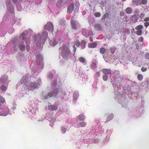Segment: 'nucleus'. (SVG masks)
Instances as JSON below:
<instances>
[{"mask_svg": "<svg viewBox=\"0 0 149 149\" xmlns=\"http://www.w3.org/2000/svg\"><path fill=\"white\" fill-rule=\"evenodd\" d=\"M86 123L84 122H81L75 125V127L79 128L80 127H84L86 125Z\"/></svg>", "mask_w": 149, "mask_h": 149, "instance_id": "aec40b11", "label": "nucleus"}, {"mask_svg": "<svg viewBox=\"0 0 149 149\" xmlns=\"http://www.w3.org/2000/svg\"><path fill=\"white\" fill-rule=\"evenodd\" d=\"M59 52L62 57L65 60H67L71 57V54L68 44H64L60 48Z\"/></svg>", "mask_w": 149, "mask_h": 149, "instance_id": "39448f33", "label": "nucleus"}, {"mask_svg": "<svg viewBox=\"0 0 149 149\" xmlns=\"http://www.w3.org/2000/svg\"><path fill=\"white\" fill-rule=\"evenodd\" d=\"M17 91V94L15 96L21 99L23 97V94L25 93L24 88L23 85L18 83L16 86Z\"/></svg>", "mask_w": 149, "mask_h": 149, "instance_id": "1a4fd4ad", "label": "nucleus"}, {"mask_svg": "<svg viewBox=\"0 0 149 149\" xmlns=\"http://www.w3.org/2000/svg\"><path fill=\"white\" fill-rule=\"evenodd\" d=\"M85 116L83 114H80L78 116V119L80 121H83L85 119Z\"/></svg>", "mask_w": 149, "mask_h": 149, "instance_id": "cd10ccee", "label": "nucleus"}, {"mask_svg": "<svg viewBox=\"0 0 149 149\" xmlns=\"http://www.w3.org/2000/svg\"><path fill=\"white\" fill-rule=\"evenodd\" d=\"M20 19H15L13 20L14 23H15L17 24H18L20 23Z\"/></svg>", "mask_w": 149, "mask_h": 149, "instance_id": "ea45409f", "label": "nucleus"}, {"mask_svg": "<svg viewBox=\"0 0 149 149\" xmlns=\"http://www.w3.org/2000/svg\"><path fill=\"white\" fill-rule=\"evenodd\" d=\"M37 82L34 81L28 82L26 84L27 89L28 90H33L36 88H39L41 84V80L40 79H38L37 80Z\"/></svg>", "mask_w": 149, "mask_h": 149, "instance_id": "0eeeda50", "label": "nucleus"}, {"mask_svg": "<svg viewBox=\"0 0 149 149\" xmlns=\"http://www.w3.org/2000/svg\"><path fill=\"white\" fill-rule=\"evenodd\" d=\"M116 49V48L114 47H111L109 49V51H110L112 54H113L115 52Z\"/></svg>", "mask_w": 149, "mask_h": 149, "instance_id": "58836bf2", "label": "nucleus"}, {"mask_svg": "<svg viewBox=\"0 0 149 149\" xmlns=\"http://www.w3.org/2000/svg\"><path fill=\"white\" fill-rule=\"evenodd\" d=\"M99 142V140L98 139H95L93 141V143H97Z\"/></svg>", "mask_w": 149, "mask_h": 149, "instance_id": "338daca9", "label": "nucleus"}, {"mask_svg": "<svg viewBox=\"0 0 149 149\" xmlns=\"http://www.w3.org/2000/svg\"><path fill=\"white\" fill-rule=\"evenodd\" d=\"M70 23L72 28L74 30L77 29L79 27V24L78 22L75 20L73 17L71 19Z\"/></svg>", "mask_w": 149, "mask_h": 149, "instance_id": "2eb2a0df", "label": "nucleus"}, {"mask_svg": "<svg viewBox=\"0 0 149 149\" xmlns=\"http://www.w3.org/2000/svg\"><path fill=\"white\" fill-rule=\"evenodd\" d=\"M64 24H65L64 20L63 19H61L59 21V25H60L61 26H62V27L64 26Z\"/></svg>", "mask_w": 149, "mask_h": 149, "instance_id": "c9c22d12", "label": "nucleus"}, {"mask_svg": "<svg viewBox=\"0 0 149 149\" xmlns=\"http://www.w3.org/2000/svg\"><path fill=\"white\" fill-rule=\"evenodd\" d=\"M20 40H19L18 38L17 37H15L13 38L11 40V42L13 47V49L14 51L16 52L17 51V48L16 45L18 44V46L20 49L21 51H24L25 50V46L24 42L23 41L22 38H19Z\"/></svg>", "mask_w": 149, "mask_h": 149, "instance_id": "7ed1b4c3", "label": "nucleus"}, {"mask_svg": "<svg viewBox=\"0 0 149 149\" xmlns=\"http://www.w3.org/2000/svg\"><path fill=\"white\" fill-rule=\"evenodd\" d=\"M85 43L84 41L82 42V43L81 44V49H84L85 47Z\"/></svg>", "mask_w": 149, "mask_h": 149, "instance_id": "a19ab883", "label": "nucleus"}, {"mask_svg": "<svg viewBox=\"0 0 149 149\" xmlns=\"http://www.w3.org/2000/svg\"><path fill=\"white\" fill-rule=\"evenodd\" d=\"M80 45V43L77 40L75 42V44L73 46V48L74 49L73 51L74 52H75L76 51V48L75 47V46H77L78 47H79V46Z\"/></svg>", "mask_w": 149, "mask_h": 149, "instance_id": "bb28decb", "label": "nucleus"}, {"mask_svg": "<svg viewBox=\"0 0 149 149\" xmlns=\"http://www.w3.org/2000/svg\"><path fill=\"white\" fill-rule=\"evenodd\" d=\"M108 78V76L107 75H104L103 77V79L104 81H106Z\"/></svg>", "mask_w": 149, "mask_h": 149, "instance_id": "8fccbe9b", "label": "nucleus"}, {"mask_svg": "<svg viewBox=\"0 0 149 149\" xmlns=\"http://www.w3.org/2000/svg\"><path fill=\"white\" fill-rule=\"evenodd\" d=\"M95 26L96 29L97 30H101L102 28V26L100 24H96Z\"/></svg>", "mask_w": 149, "mask_h": 149, "instance_id": "2f4dec72", "label": "nucleus"}, {"mask_svg": "<svg viewBox=\"0 0 149 149\" xmlns=\"http://www.w3.org/2000/svg\"><path fill=\"white\" fill-rule=\"evenodd\" d=\"M106 51V49L104 48H101L100 49V52L102 54H103L105 52V51Z\"/></svg>", "mask_w": 149, "mask_h": 149, "instance_id": "49530a36", "label": "nucleus"}, {"mask_svg": "<svg viewBox=\"0 0 149 149\" xmlns=\"http://www.w3.org/2000/svg\"><path fill=\"white\" fill-rule=\"evenodd\" d=\"M44 29L51 31H53L54 29L53 24L50 22H47V23L44 26Z\"/></svg>", "mask_w": 149, "mask_h": 149, "instance_id": "dca6fc26", "label": "nucleus"}, {"mask_svg": "<svg viewBox=\"0 0 149 149\" xmlns=\"http://www.w3.org/2000/svg\"><path fill=\"white\" fill-rule=\"evenodd\" d=\"M126 12L128 14H130L132 12V9L130 7H127L126 9Z\"/></svg>", "mask_w": 149, "mask_h": 149, "instance_id": "72a5a7b5", "label": "nucleus"}, {"mask_svg": "<svg viewBox=\"0 0 149 149\" xmlns=\"http://www.w3.org/2000/svg\"><path fill=\"white\" fill-rule=\"evenodd\" d=\"M91 66L94 69H95L97 67V64L95 63H93L91 65Z\"/></svg>", "mask_w": 149, "mask_h": 149, "instance_id": "37998d69", "label": "nucleus"}, {"mask_svg": "<svg viewBox=\"0 0 149 149\" xmlns=\"http://www.w3.org/2000/svg\"><path fill=\"white\" fill-rule=\"evenodd\" d=\"M5 102L4 98L2 96L0 95V107L1 106V103H3Z\"/></svg>", "mask_w": 149, "mask_h": 149, "instance_id": "4c0bfd02", "label": "nucleus"}, {"mask_svg": "<svg viewBox=\"0 0 149 149\" xmlns=\"http://www.w3.org/2000/svg\"><path fill=\"white\" fill-rule=\"evenodd\" d=\"M145 15V14L143 13H141V15L139 16L140 18L142 19L143 17Z\"/></svg>", "mask_w": 149, "mask_h": 149, "instance_id": "774afa93", "label": "nucleus"}, {"mask_svg": "<svg viewBox=\"0 0 149 149\" xmlns=\"http://www.w3.org/2000/svg\"><path fill=\"white\" fill-rule=\"evenodd\" d=\"M61 131L63 133H65L66 131V129L64 127H62L61 128Z\"/></svg>", "mask_w": 149, "mask_h": 149, "instance_id": "79ce46f5", "label": "nucleus"}, {"mask_svg": "<svg viewBox=\"0 0 149 149\" xmlns=\"http://www.w3.org/2000/svg\"><path fill=\"white\" fill-rule=\"evenodd\" d=\"M144 21L146 22L149 21V17H146L144 19Z\"/></svg>", "mask_w": 149, "mask_h": 149, "instance_id": "0e129e2a", "label": "nucleus"}, {"mask_svg": "<svg viewBox=\"0 0 149 149\" xmlns=\"http://www.w3.org/2000/svg\"><path fill=\"white\" fill-rule=\"evenodd\" d=\"M132 3L134 5L137 6L141 4V0H133Z\"/></svg>", "mask_w": 149, "mask_h": 149, "instance_id": "b1692460", "label": "nucleus"}, {"mask_svg": "<svg viewBox=\"0 0 149 149\" xmlns=\"http://www.w3.org/2000/svg\"><path fill=\"white\" fill-rule=\"evenodd\" d=\"M17 10L18 11H21L22 10V7L19 5L17 6Z\"/></svg>", "mask_w": 149, "mask_h": 149, "instance_id": "5fc2aeb1", "label": "nucleus"}, {"mask_svg": "<svg viewBox=\"0 0 149 149\" xmlns=\"http://www.w3.org/2000/svg\"><path fill=\"white\" fill-rule=\"evenodd\" d=\"M65 94V92L63 91L60 87L54 89V88H52L51 92H49L47 95L45 96L44 97L45 99H47L48 98L52 97H58L60 96L62 97V96L64 95Z\"/></svg>", "mask_w": 149, "mask_h": 149, "instance_id": "20e7f679", "label": "nucleus"}, {"mask_svg": "<svg viewBox=\"0 0 149 149\" xmlns=\"http://www.w3.org/2000/svg\"><path fill=\"white\" fill-rule=\"evenodd\" d=\"M79 7V6L78 3L75 4L71 3L68 8L67 13H68L71 14L73 10H74L75 12H77L78 10Z\"/></svg>", "mask_w": 149, "mask_h": 149, "instance_id": "ddd939ff", "label": "nucleus"}, {"mask_svg": "<svg viewBox=\"0 0 149 149\" xmlns=\"http://www.w3.org/2000/svg\"><path fill=\"white\" fill-rule=\"evenodd\" d=\"M6 6L7 10L8 12L6 13L4 16V18H8L11 15H13L14 14V8L11 3L10 0H6Z\"/></svg>", "mask_w": 149, "mask_h": 149, "instance_id": "6e6552de", "label": "nucleus"}, {"mask_svg": "<svg viewBox=\"0 0 149 149\" xmlns=\"http://www.w3.org/2000/svg\"><path fill=\"white\" fill-rule=\"evenodd\" d=\"M14 29L13 28H10L9 30H8V33L10 34H12L13 32H14Z\"/></svg>", "mask_w": 149, "mask_h": 149, "instance_id": "3c124183", "label": "nucleus"}, {"mask_svg": "<svg viewBox=\"0 0 149 149\" xmlns=\"http://www.w3.org/2000/svg\"><path fill=\"white\" fill-rule=\"evenodd\" d=\"M36 63L38 65V68H40L41 70L43 68V62L42 56L40 54L36 55Z\"/></svg>", "mask_w": 149, "mask_h": 149, "instance_id": "f8f14e48", "label": "nucleus"}, {"mask_svg": "<svg viewBox=\"0 0 149 149\" xmlns=\"http://www.w3.org/2000/svg\"><path fill=\"white\" fill-rule=\"evenodd\" d=\"M80 77V79H82L83 81H87V77L86 76H85L84 74H79Z\"/></svg>", "mask_w": 149, "mask_h": 149, "instance_id": "a878e982", "label": "nucleus"}, {"mask_svg": "<svg viewBox=\"0 0 149 149\" xmlns=\"http://www.w3.org/2000/svg\"><path fill=\"white\" fill-rule=\"evenodd\" d=\"M29 76L28 75H26L23 76L20 81V82L22 84H24L26 85V84L28 83V81L29 80Z\"/></svg>", "mask_w": 149, "mask_h": 149, "instance_id": "a211bd4d", "label": "nucleus"}, {"mask_svg": "<svg viewBox=\"0 0 149 149\" xmlns=\"http://www.w3.org/2000/svg\"><path fill=\"white\" fill-rule=\"evenodd\" d=\"M102 72L105 75L111 73L110 76L111 82L113 83L116 98H118L121 95L120 93L121 89L120 88L117 86L115 83L114 82H116L117 79L119 77V71L118 70L115 71L114 72H113L112 73H111L110 69H105L102 70Z\"/></svg>", "mask_w": 149, "mask_h": 149, "instance_id": "f257e3e1", "label": "nucleus"}, {"mask_svg": "<svg viewBox=\"0 0 149 149\" xmlns=\"http://www.w3.org/2000/svg\"><path fill=\"white\" fill-rule=\"evenodd\" d=\"M143 40V37H140L139 39V41H141V42H142Z\"/></svg>", "mask_w": 149, "mask_h": 149, "instance_id": "e2e57ef3", "label": "nucleus"}, {"mask_svg": "<svg viewBox=\"0 0 149 149\" xmlns=\"http://www.w3.org/2000/svg\"><path fill=\"white\" fill-rule=\"evenodd\" d=\"M94 15L97 17H100L101 16V14L99 12H97L94 13Z\"/></svg>", "mask_w": 149, "mask_h": 149, "instance_id": "864d4df0", "label": "nucleus"}, {"mask_svg": "<svg viewBox=\"0 0 149 149\" xmlns=\"http://www.w3.org/2000/svg\"><path fill=\"white\" fill-rule=\"evenodd\" d=\"M8 77L7 75H4L1 77L0 80V84L2 83L8 84Z\"/></svg>", "mask_w": 149, "mask_h": 149, "instance_id": "f3484780", "label": "nucleus"}, {"mask_svg": "<svg viewBox=\"0 0 149 149\" xmlns=\"http://www.w3.org/2000/svg\"><path fill=\"white\" fill-rule=\"evenodd\" d=\"M38 111V109L36 106L32 104L30 105L28 109H23V111L24 113H25L30 116L35 115Z\"/></svg>", "mask_w": 149, "mask_h": 149, "instance_id": "423d86ee", "label": "nucleus"}, {"mask_svg": "<svg viewBox=\"0 0 149 149\" xmlns=\"http://www.w3.org/2000/svg\"><path fill=\"white\" fill-rule=\"evenodd\" d=\"M6 33L3 31H0V37H3L5 36Z\"/></svg>", "mask_w": 149, "mask_h": 149, "instance_id": "c03bdc74", "label": "nucleus"}, {"mask_svg": "<svg viewBox=\"0 0 149 149\" xmlns=\"http://www.w3.org/2000/svg\"><path fill=\"white\" fill-rule=\"evenodd\" d=\"M48 78L49 79H52L53 78V75L52 73H50L49 74Z\"/></svg>", "mask_w": 149, "mask_h": 149, "instance_id": "4d7b16f0", "label": "nucleus"}, {"mask_svg": "<svg viewBox=\"0 0 149 149\" xmlns=\"http://www.w3.org/2000/svg\"><path fill=\"white\" fill-rule=\"evenodd\" d=\"M131 19L132 22L134 23L136 22L137 21V19L135 15L131 17Z\"/></svg>", "mask_w": 149, "mask_h": 149, "instance_id": "e433bc0d", "label": "nucleus"}, {"mask_svg": "<svg viewBox=\"0 0 149 149\" xmlns=\"http://www.w3.org/2000/svg\"><path fill=\"white\" fill-rule=\"evenodd\" d=\"M17 58L18 61L19 62H21L24 60V56L22 54H19L17 56Z\"/></svg>", "mask_w": 149, "mask_h": 149, "instance_id": "412c9836", "label": "nucleus"}, {"mask_svg": "<svg viewBox=\"0 0 149 149\" xmlns=\"http://www.w3.org/2000/svg\"><path fill=\"white\" fill-rule=\"evenodd\" d=\"M62 41L63 39L61 36L56 35L52 40H50L49 43L51 46L54 47L58 43H60Z\"/></svg>", "mask_w": 149, "mask_h": 149, "instance_id": "9b49d317", "label": "nucleus"}, {"mask_svg": "<svg viewBox=\"0 0 149 149\" xmlns=\"http://www.w3.org/2000/svg\"><path fill=\"white\" fill-rule=\"evenodd\" d=\"M79 60L80 62L82 63L84 65H86L87 63L86 61L83 57H81L79 58Z\"/></svg>", "mask_w": 149, "mask_h": 149, "instance_id": "393cba45", "label": "nucleus"}, {"mask_svg": "<svg viewBox=\"0 0 149 149\" xmlns=\"http://www.w3.org/2000/svg\"><path fill=\"white\" fill-rule=\"evenodd\" d=\"M108 16V14L107 13L105 14L102 17V19H104L106 18Z\"/></svg>", "mask_w": 149, "mask_h": 149, "instance_id": "052dcab7", "label": "nucleus"}, {"mask_svg": "<svg viewBox=\"0 0 149 149\" xmlns=\"http://www.w3.org/2000/svg\"><path fill=\"white\" fill-rule=\"evenodd\" d=\"M56 81L54 80L53 82H52V86L53 88L56 86Z\"/></svg>", "mask_w": 149, "mask_h": 149, "instance_id": "09e8293b", "label": "nucleus"}, {"mask_svg": "<svg viewBox=\"0 0 149 149\" xmlns=\"http://www.w3.org/2000/svg\"><path fill=\"white\" fill-rule=\"evenodd\" d=\"M8 114L11 115L12 113L8 107L4 106L0 108V116H6Z\"/></svg>", "mask_w": 149, "mask_h": 149, "instance_id": "4468645a", "label": "nucleus"}, {"mask_svg": "<svg viewBox=\"0 0 149 149\" xmlns=\"http://www.w3.org/2000/svg\"><path fill=\"white\" fill-rule=\"evenodd\" d=\"M47 36V32L45 30L43 31L42 36L40 33L34 35V42L38 47L40 48L43 45Z\"/></svg>", "mask_w": 149, "mask_h": 149, "instance_id": "f03ea898", "label": "nucleus"}, {"mask_svg": "<svg viewBox=\"0 0 149 149\" xmlns=\"http://www.w3.org/2000/svg\"><path fill=\"white\" fill-rule=\"evenodd\" d=\"M144 26L147 28L148 26H149V22H146L144 23Z\"/></svg>", "mask_w": 149, "mask_h": 149, "instance_id": "13d9d810", "label": "nucleus"}, {"mask_svg": "<svg viewBox=\"0 0 149 149\" xmlns=\"http://www.w3.org/2000/svg\"><path fill=\"white\" fill-rule=\"evenodd\" d=\"M91 31L89 29L86 30V29H83L82 30V34L86 37H88L91 34Z\"/></svg>", "mask_w": 149, "mask_h": 149, "instance_id": "6ab92c4d", "label": "nucleus"}, {"mask_svg": "<svg viewBox=\"0 0 149 149\" xmlns=\"http://www.w3.org/2000/svg\"><path fill=\"white\" fill-rule=\"evenodd\" d=\"M143 77V76L140 74L138 75L137 76L138 79L140 81L142 79Z\"/></svg>", "mask_w": 149, "mask_h": 149, "instance_id": "603ef678", "label": "nucleus"}, {"mask_svg": "<svg viewBox=\"0 0 149 149\" xmlns=\"http://www.w3.org/2000/svg\"><path fill=\"white\" fill-rule=\"evenodd\" d=\"M57 109V107L55 104L51 105L48 104V109L52 111L55 110Z\"/></svg>", "mask_w": 149, "mask_h": 149, "instance_id": "5701e85b", "label": "nucleus"}, {"mask_svg": "<svg viewBox=\"0 0 149 149\" xmlns=\"http://www.w3.org/2000/svg\"><path fill=\"white\" fill-rule=\"evenodd\" d=\"M147 70V69L146 68H144L143 67H142L141 69V71L143 72H144L146 71Z\"/></svg>", "mask_w": 149, "mask_h": 149, "instance_id": "680f3d73", "label": "nucleus"}, {"mask_svg": "<svg viewBox=\"0 0 149 149\" xmlns=\"http://www.w3.org/2000/svg\"><path fill=\"white\" fill-rule=\"evenodd\" d=\"M33 31L31 29H29L28 30H25L22 33L20 36V38H22L23 40L25 41L26 44H29L30 42L29 38L26 37V36L28 35V33L31 34Z\"/></svg>", "mask_w": 149, "mask_h": 149, "instance_id": "9d476101", "label": "nucleus"}, {"mask_svg": "<svg viewBox=\"0 0 149 149\" xmlns=\"http://www.w3.org/2000/svg\"><path fill=\"white\" fill-rule=\"evenodd\" d=\"M97 44L95 42H92L88 44V47L91 48H94L97 46Z\"/></svg>", "mask_w": 149, "mask_h": 149, "instance_id": "7c9ffc66", "label": "nucleus"}, {"mask_svg": "<svg viewBox=\"0 0 149 149\" xmlns=\"http://www.w3.org/2000/svg\"><path fill=\"white\" fill-rule=\"evenodd\" d=\"M8 88V84H6L5 85L2 84L0 86V89L2 91L5 92L7 90Z\"/></svg>", "mask_w": 149, "mask_h": 149, "instance_id": "4be33fe9", "label": "nucleus"}, {"mask_svg": "<svg viewBox=\"0 0 149 149\" xmlns=\"http://www.w3.org/2000/svg\"><path fill=\"white\" fill-rule=\"evenodd\" d=\"M79 93L78 92L75 91L73 94V99L74 100H77L79 97Z\"/></svg>", "mask_w": 149, "mask_h": 149, "instance_id": "c756f323", "label": "nucleus"}, {"mask_svg": "<svg viewBox=\"0 0 149 149\" xmlns=\"http://www.w3.org/2000/svg\"><path fill=\"white\" fill-rule=\"evenodd\" d=\"M143 28V26L141 25L138 26L136 28V29L137 30H140Z\"/></svg>", "mask_w": 149, "mask_h": 149, "instance_id": "a18cd8bd", "label": "nucleus"}, {"mask_svg": "<svg viewBox=\"0 0 149 149\" xmlns=\"http://www.w3.org/2000/svg\"><path fill=\"white\" fill-rule=\"evenodd\" d=\"M136 34L138 36H140L142 33V31L141 30H138L136 32Z\"/></svg>", "mask_w": 149, "mask_h": 149, "instance_id": "de8ad7c7", "label": "nucleus"}, {"mask_svg": "<svg viewBox=\"0 0 149 149\" xmlns=\"http://www.w3.org/2000/svg\"><path fill=\"white\" fill-rule=\"evenodd\" d=\"M113 117V113H111L109 115V116L107 118V121H109L112 120ZM106 122L107 121L105 122V123H106Z\"/></svg>", "mask_w": 149, "mask_h": 149, "instance_id": "473e14b6", "label": "nucleus"}, {"mask_svg": "<svg viewBox=\"0 0 149 149\" xmlns=\"http://www.w3.org/2000/svg\"><path fill=\"white\" fill-rule=\"evenodd\" d=\"M145 58L147 59H149V54L147 53L146 54Z\"/></svg>", "mask_w": 149, "mask_h": 149, "instance_id": "69168bd1", "label": "nucleus"}, {"mask_svg": "<svg viewBox=\"0 0 149 149\" xmlns=\"http://www.w3.org/2000/svg\"><path fill=\"white\" fill-rule=\"evenodd\" d=\"M60 110L62 112H64L66 111V109L65 107H64V108H63L62 109L61 108Z\"/></svg>", "mask_w": 149, "mask_h": 149, "instance_id": "bf43d9fd", "label": "nucleus"}, {"mask_svg": "<svg viewBox=\"0 0 149 149\" xmlns=\"http://www.w3.org/2000/svg\"><path fill=\"white\" fill-rule=\"evenodd\" d=\"M141 2L143 5H146L147 3V0H142Z\"/></svg>", "mask_w": 149, "mask_h": 149, "instance_id": "6e6d98bb", "label": "nucleus"}, {"mask_svg": "<svg viewBox=\"0 0 149 149\" xmlns=\"http://www.w3.org/2000/svg\"><path fill=\"white\" fill-rule=\"evenodd\" d=\"M89 135H91V139L95 137L96 132H92L91 131H90V132L89 133Z\"/></svg>", "mask_w": 149, "mask_h": 149, "instance_id": "f704fd0d", "label": "nucleus"}, {"mask_svg": "<svg viewBox=\"0 0 149 149\" xmlns=\"http://www.w3.org/2000/svg\"><path fill=\"white\" fill-rule=\"evenodd\" d=\"M55 120V118H49V121L50 122V125L52 127H53Z\"/></svg>", "mask_w": 149, "mask_h": 149, "instance_id": "c85d7f7f", "label": "nucleus"}]
</instances>
